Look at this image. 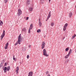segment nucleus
<instances>
[{"mask_svg": "<svg viewBox=\"0 0 76 76\" xmlns=\"http://www.w3.org/2000/svg\"><path fill=\"white\" fill-rule=\"evenodd\" d=\"M44 2V1H42V0H40V3L42 4Z\"/></svg>", "mask_w": 76, "mask_h": 76, "instance_id": "nucleus-30", "label": "nucleus"}, {"mask_svg": "<svg viewBox=\"0 0 76 76\" xmlns=\"http://www.w3.org/2000/svg\"><path fill=\"white\" fill-rule=\"evenodd\" d=\"M4 66H6V63H5L4 64Z\"/></svg>", "mask_w": 76, "mask_h": 76, "instance_id": "nucleus-36", "label": "nucleus"}, {"mask_svg": "<svg viewBox=\"0 0 76 76\" xmlns=\"http://www.w3.org/2000/svg\"><path fill=\"white\" fill-rule=\"evenodd\" d=\"M29 19V17H27L26 18V20H28Z\"/></svg>", "mask_w": 76, "mask_h": 76, "instance_id": "nucleus-33", "label": "nucleus"}, {"mask_svg": "<svg viewBox=\"0 0 76 76\" xmlns=\"http://www.w3.org/2000/svg\"><path fill=\"white\" fill-rule=\"evenodd\" d=\"M64 38H65V37H64L62 38V40H63L64 39Z\"/></svg>", "mask_w": 76, "mask_h": 76, "instance_id": "nucleus-35", "label": "nucleus"}, {"mask_svg": "<svg viewBox=\"0 0 76 76\" xmlns=\"http://www.w3.org/2000/svg\"><path fill=\"white\" fill-rule=\"evenodd\" d=\"M75 52H76V50H75Z\"/></svg>", "mask_w": 76, "mask_h": 76, "instance_id": "nucleus-43", "label": "nucleus"}, {"mask_svg": "<svg viewBox=\"0 0 76 76\" xmlns=\"http://www.w3.org/2000/svg\"><path fill=\"white\" fill-rule=\"evenodd\" d=\"M3 69L4 71V72L6 73V72H7V67H5Z\"/></svg>", "mask_w": 76, "mask_h": 76, "instance_id": "nucleus-11", "label": "nucleus"}, {"mask_svg": "<svg viewBox=\"0 0 76 76\" xmlns=\"http://www.w3.org/2000/svg\"><path fill=\"white\" fill-rule=\"evenodd\" d=\"M43 55L45 56L46 57H48V55L47 54V52L45 49H44L43 50Z\"/></svg>", "mask_w": 76, "mask_h": 76, "instance_id": "nucleus-2", "label": "nucleus"}, {"mask_svg": "<svg viewBox=\"0 0 76 76\" xmlns=\"http://www.w3.org/2000/svg\"><path fill=\"white\" fill-rule=\"evenodd\" d=\"M49 3H50V1H51V0H49Z\"/></svg>", "mask_w": 76, "mask_h": 76, "instance_id": "nucleus-37", "label": "nucleus"}, {"mask_svg": "<svg viewBox=\"0 0 76 76\" xmlns=\"http://www.w3.org/2000/svg\"><path fill=\"white\" fill-rule=\"evenodd\" d=\"M54 23L53 22H52L51 23V26H54Z\"/></svg>", "mask_w": 76, "mask_h": 76, "instance_id": "nucleus-25", "label": "nucleus"}, {"mask_svg": "<svg viewBox=\"0 0 76 76\" xmlns=\"http://www.w3.org/2000/svg\"><path fill=\"white\" fill-rule=\"evenodd\" d=\"M33 28V24L32 23L30 25V27L29 28V29H32Z\"/></svg>", "mask_w": 76, "mask_h": 76, "instance_id": "nucleus-14", "label": "nucleus"}, {"mask_svg": "<svg viewBox=\"0 0 76 76\" xmlns=\"http://www.w3.org/2000/svg\"><path fill=\"white\" fill-rule=\"evenodd\" d=\"M2 62H1V64L0 65V67H2L3 66V64L4 61H2Z\"/></svg>", "mask_w": 76, "mask_h": 76, "instance_id": "nucleus-17", "label": "nucleus"}, {"mask_svg": "<svg viewBox=\"0 0 76 76\" xmlns=\"http://www.w3.org/2000/svg\"><path fill=\"white\" fill-rule=\"evenodd\" d=\"M2 25H3V21H0V26H2Z\"/></svg>", "mask_w": 76, "mask_h": 76, "instance_id": "nucleus-26", "label": "nucleus"}, {"mask_svg": "<svg viewBox=\"0 0 76 76\" xmlns=\"http://www.w3.org/2000/svg\"><path fill=\"white\" fill-rule=\"evenodd\" d=\"M72 49H70V50L69 52V53L68 54H69L70 55V54H71V53H72Z\"/></svg>", "mask_w": 76, "mask_h": 76, "instance_id": "nucleus-24", "label": "nucleus"}, {"mask_svg": "<svg viewBox=\"0 0 76 76\" xmlns=\"http://www.w3.org/2000/svg\"><path fill=\"white\" fill-rule=\"evenodd\" d=\"M69 56H70V55L69 54H68V55L66 56L65 57V58H67L69 57Z\"/></svg>", "mask_w": 76, "mask_h": 76, "instance_id": "nucleus-20", "label": "nucleus"}, {"mask_svg": "<svg viewBox=\"0 0 76 76\" xmlns=\"http://www.w3.org/2000/svg\"><path fill=\"white\" fill-rule=\"evenodd\" d=\"M75 37H76L75 34L73 36H72V39H74V38H75Z\"/></svg>", "mask_w": 76, "mask_h": 76, "instance_id": "nucleus-22", "label": "nucleus"}, {"mask_svg": "<svg viewBox=\"0 0 76 76\" xmlns=\"http://www.w3.org/2000/svg\"><path fill=\"white\" fill-rule=\"evenodd\" d=\"M23 39L21 38V34H20L18 37V41L14 44L15 45H17L18 43L19 44H20V42H21V40H22Z\"/></svg>", "mask_w": 76, "mask_h": 76, "instance_id": "nucleus-1", "label": "nucleus"}, {"mask_svg": "<svg viewBox=\"0 0 76 76\" xmlns=\"http://www.w3.org/2000/svg\"><path fill=\"white\" fill-rule=\"evenodd\" d=\"M31 47V46H29V48H31V47Z\"/></svg>", "mask_w": 76, "mask_h": 76, "instance_id": "nucleus-41", "label": "nucleus"}, {"mask_svg": "<svg viewBox=\"0 0 76 76\" xmlns=\"http://www.w3.org/2000/svg\"><path fill=\"white\" fill-rule=\"evenodd\" d=\"M9 45V43L7 42L5 45V49H7V47Z\"/></svg>", "mask_w": 76, "mask_h": 76, "instance_id": "nucleus-13", "label": "nucleus"}, {"mask_svg": "<svg viewBox=\"0 0 76 76\" xmlns=\"http://www.w3.org/2000/svg\"><path fill=\"white\" fill-rule=\"evenodd\" d=\"M75 13H76V10L75 11Z\"/></svg>", "mask_w": 76, "mask_h": 76, "instance_id": "nucleus-40", "label": "nucleus"}, {"mask_svg": "<svg viewBox=\"0 0 76 76\" xmlns=\"http://www.w3.org/2000/svg\"><path fill=\"white\" fill-rule=\"evenodd\" d=\"M33 75V72L31 71L28 73V76H32Z\"/></svg>", "mask_w": 76, "mask_h": 76, "instance_id": "nucleus-8", "label": "nucleus"}, {"mask_svg": "<svg viewBox=\"0 0 76 76\" xmlns=\"http://www.w3.org/2000/svg\"><path fill=\"white\" fill-rule=\"evenodd\" d=\"M73 15V13H72V12H70L69 13V18H72V15Z\"/></svg>", "mask_w": 76, "mask_h": 76, "instance_id": "nucleus-10", "label": "nucleus"}, {"mask_svg": "<svg viewBox=\"0 0 76 76\" xmlns=\"http://www.w3.org/2000/svg\"><path fill=\"white\" fill-rule=\"evenodd\" d=\"M8 0H4V2L5 3H6L7 2Z\"/></svg>", "mask_w": 76, "mask_h": 76, "instance_id": "nucleus-28", "label": "nucleus"}, {"mask_svg": "<svg viewBox=\"0 0 76 76\" xmlns=\"http://www.w3.org/2000/svg\"><path fill=\"white\" fill-rule=\"evenodd\" d=\"M29 10L30 11H32L33 10V8L32 7H30L29 8Z\"/></svg>", "mask_w": 76, "mask_h": 76, "instance_id": "nucleus-19", "label": "nucleus"}, {"mask_svg": "<svg viewBox=\"0 0 76 76\" xmlns=\"http://www.w3.org/2000/svg\"><path fill=\"white\" fill-rule=\"evenodd\" d=\"M31 29L29 28L28 30V33H30V32H31Z\"/></svg>", "mask_w": 76, "mask_h": 76, "instance_id": "nucleus-29", "label": "nucleus"}, {"mask_svg": "<svg viewBox=\"0 0 76 76\" xmlns=\"http://www.w3.org/2000/svg\"><path fill=\"white\" fill-rule=\"evenodd\" d=\"M69 61V59H66L64 63H65V64H67V63H68Z\"/></svg>", "mask_w": 76, "mask_h": 76, "instance_id": "nucleus-15", "label": "nucleus"}, {"mask_svg": "<svg viewBox=\"0 0 76 76\" xmlns=\"http://www.w3.org/2000/svg\"><path fill=\"white\" fill-rule=\"evenodd\" d=\"M26 28H25L24 27L22 29V31L23 32H26Z\"/></svg>", "mask_w": 76, "mask_h": 76, "instance_id": "nucleus-16", "label": "nucleus"}, {"mask_svg": "<svg viewBox=\"0 0 76 76\" xmlns=\"http://www.w3.org/2000/svg\"><path fill=\"white\" fill-rule=\"evenodd\" d=\"M29 55H28L27 56V58H29Z\"/></svg>", "mask_w": 76, "mask_h": 76, "instance_id": "nucleus-34", "label": "nucleus"}, {"mask_svg": "<svg viewBox=\"0 0 76 76\" xmlns=\"http://www.w3.org/2000/svg\"><path fill=\"white\" fill-rule=\"evenodd\" d=\"M68 25V24L67 23H66L63 27V31H65L66 29V28H67V26Z\"/></svg>", "mask_w": 76, "mask_h": 76, "instance_id": "nucleus-5", "label": "nucleus"}, {"mask_svg": "<svg viewBox=\"0 0 76 76\" xmlns=\"http://www.w3.org/2000/svg\"><path fill=\"white\" fill-rule=\"evenodd\" d=\"M50 16H51V11H50L49 12V14L47 18V19L46 20V21H47V20H48V19H49L50 18Z\"/></svg>", "mask_w": 76, "mask_h": 76, "instance_id": "nucleus-6", "label": "nucleus"}, {"mask_svg": "<svg viewBox=\"0 0 76 76\" xmlns=\"http://www.w3.org/2000/svg\"><path fill=\"white\" fill-rule=\"evenodd\" d=\"M4 66H3L2 67V69H4Z\"/></svg>", "mask_w": 76, "mask_h": 76, "instance_id": "nucleus-39", "label": "nucleus"}, {"mask_svg": "<svg viewBox=\"0 0 76 76\" xmlns=\"http://www.w3.org/2000/svg\"><path fill=\"white\" fill-rule=\"evenodd\" d=\"M37 32L38 33H39V32H41V30L40 29H38L37 31Z\"/></svg>", "mask_w": 76, "mask_h": 76, "instance_id": "nucleus-27", "label": "nucleus"}, {"mask_svg": "<svg viewBox=\"0 0 76 76\" xmlns=\"http://www.w3.org/2000/svg\"><path fill=\"white\" fill-rule=\"evenodd\" d=\"M42 0L43 1H44V0Z\"/></svg>", "mask_w": 76, "mask_h": 76, "instance_id": "nucleus-42", "label": "nucleus"}, {"mask_svg": "<svg viewBox=\"0 0 76 76\" xmlns=\"http://www.w3.org/2000/svg\"><path fill=\"white\" fill-rule=\"evenodd\" d=\"M10 67L9 66H8L7 69V71H9V70H10Z\"/></svg>", "mask_w": 76, "mask_h": 76, "instance_id": "nucleus-21", "label": "nucleus"}, {"mask_svg": "<svg viewBox=\"0 0 76 76\" xmlns=\"http://www.w3.org/2000/svg\"><path fill=\"white\" fill-rule=\"evenodd\" d=\"M39 25L40 27H41L42 25V23L41 22V19H40V18L39 19Z\"/></svg>", "mask_w": 76, "mask_h": 76, "instance_id": "nucleus-7", "label": "nucleus"}, {"mask_svg": "<svg viewBox=\"0 0 76 76\" xmlns=\"http://www.w3.org/2000/svg\"><path fill=\"white\" fill-rule=\"evenodd\" d=\"M69 50V47H68L65 49V51H68Z\"/></svg>", "mask_w": 76, "mask_h": 76, "instance_id": "nucleus-23", "label": "nucleus"}, {"mask_svg": "<svg viewBox=\"0 0 76 76\" xmlns=\"http://www.w3.org/2000/svg\"><path fill=\"white\" fill-rule=\"evenodd\" d=\"M4 35H5V31L4 30L3 31V32L2 34V35H1V40H2V39H3V38L4 37Z\"/></svg>", "mask_w": 76, "mask_h": 76, "instance_id": "nucleus-4", "label": "nucleus"}, {"mask_svg": "<svg viewBox=\"0 0 76 76\" xmlns=\"http://www.w3.org/2000/svg\"><path fill=\"white\" fill-rule=\"evenodd\" d=\"M19 71V67L17 66L16 68V70H15V72H16V74H18V71Z\"/></svg>", "mask_w": 76, "mask_h": 76, "instance_id": "nucleus-12", "label": "nucleus"}, {"mask_svg": "<svg viewBox=\"0 0 76 76\" xmlns=\"http://www.w3.org/2000/svg\"><path fill=\"white\" fill-rule=\"evenodd\" d=\"M47 76H50V74H48Z\"/></svg>", "mask_w": 76, "mask_h": 76, "instance_id": "nucleus-38", "label": "nucleus"}, {"mask_svg": "<svg viewBox=\"0 0 76 76\" xmlns=\"http://www.w3.org/2000/svg\"><path fill=\"white\" fill-rule=\"evenodd\" d=\"M48 73H49V72H48V71H46V75L48 74Z\"/></svg>", "mask_w": 76, "mask_h": 76, "instance_id": "nucleus-31", "label": "nucleus"}, {"mask_svg": "<svg viewBox=\"0 0 76 76\" xmlns=\"http://www.w3.org/2000/svg\"><path fill=\"white\" fill-rule=\"evenodd\" d=\"M45 45V42H42V44L41 45V49L42 50H43V49L44 48Z\"/></svg>", "mask_w": 76, "mask_h": 76, "instance_id": "nucleus-3", "label": "nucleus"}, {"mask_svg": "<svg viewBox=\"0 0 76 76\" xmlns=\"http://www.w3.org/2000/svg\"><path fill=\"white\" fill-rule=\"evenodd\" d=\"M14 57H15V56L13 55V59L14 60H15V58Z\"/></svg>", "mask_w": 76, "mask_h": 76, "instance_id": "nucleus-32", "label": "nucleus"}, {"mask_svg": "<svg viewBox=\"0 0 76 76\" xmlns=\"http://www.w3.org/2000/svg\"><path fill=\"white\" fill-rule=\"evenodd\" d=\"M30 4V1L29 0H28L27 1V4L29 5Z\"/></svg>", "mask_w": 76, "mask_h": 76, "instance_id": "nucleus-18", "label": "nucleus"}, {"mask_svg": "<svg viewBox=\"0 0 76 76\" xmlns=\"http://www.w3.org/2000/svg\"><path fill=\"white\" fill-rule=\"evenodd\" d=\"M18 16H20V15H21L22 14V11H21V10L20 9H18Z\"/></svg>", "mask_w": 76, "mask_h": 76, "instance_id": "nucleus-9", "label": "nucleus"}]
</instances>
